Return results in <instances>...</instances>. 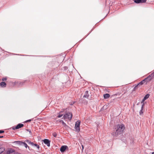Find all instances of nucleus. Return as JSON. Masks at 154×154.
I'll return each mask as SVG.
<instances>
[{
  "instance_id": "28",
  "label": "nucleus",
  "mask_w": 154,
  "mask_h": 154,
  "mask_svg": "<svg viewBox=\"0 0 154 154\" xmlns=\"http://www.w3.org/2000/svg\"><path fill=\"white\" fill-rule=\"evenodd\" d=\"M146 100V99H144V98H143V100L141 102V103H143L144 101Z\"/></svg>"
},
{
  "instance_id": "18",
  "label": "nucleus",
  "mask_w": 154,
  "mask_h": 154,
  "mask_svg": "<svg viewBox=\"0 0 154 154\" xmlns=\"http://www.w3.org/2000/svg\"><path fill=\"white\" fill-rule=\"evenodd\" d=\"M149 94H146L144 97V99L146 100V99H147V98H148L149 97Z\"/></svg>"
},
{
  "instance_id": "21",
  "label": "nucleus",
  "mask_w": 154,
  "mask_h": 154,
  "mask_svg": "<svg viewBox=\"0 0 154 154\" xmlns=\"http://www.w3.org/2000/svg\"><path fill=\"white\" fill-rule=\"evenodd\" d=\"M23 144H24V146H25V147L26 148H27V147H28V148H29V147L28 146V145H27L26 143H25L23 142Z\"/></svg>"
},
{
  "instance_id": "23",
  "label": "nucleus",
  "mask_w": 154,
  "mask_h": 154,
  "mask_svg": "<svg viewBox=\"0 0 154 154\" xmlns=\"http://www.w3.org/2000/svg\"><path fill=\"white\" fill-rule=\"evenodd\" d=\"M32 120V119H29L25 121V122L26 123L28 122H30Z\"/></svg>"
},
{
  "instance_id": "10",
  "label": "nucleus",
  "mask_w": 154,
  "mask_h": 154,
  "mask_svg": "<svg viewBox=\"0 0 154 154\" xmlns=\"http://www.w3.org/2000/svg\"><path fill=\"white\" fill-rule=\"evenodd\" d=\"M14 152V150L13 149H8V150H7V153L8 154H9L11 153H12Z\"/></svg>"
},
{
  "instance_id": "9",
  "label": "nucleus",
  "mask_w": 154,
  "mask_h": 154,
  "mask_svg": "<svg viewBox=\"0 0 154 154\" xmlns=\"http://www.w3.org/2000/svg\"><path fill=\"white\" fill-rule=\"evenodd\" d=\"M6 86V84L5 82H3L0 83V86L2 87H5Z\"/></svg>"
},
{
  "instance_id": "4",
  "label": "nucleus",
  "mask_w": 154,
  "mask_h": 154,
  "mask_svg": "<svg viewBox=\"0 0 154 154\" xmlns=\"http://www.w3.org/2000/svg\"><path fill=\"white\" fill-rule=\"evenodd\" d=\"M81 123L80 121H78L75 123V129L77 131H80V125Z\"/></svg>"
},
{
  "instance_id": "35",
  "label": "nucleus",
  "mask_w": 154,
  "mask_h": 154,
  "mask_svg": "<svg viewBox=\"0 0 154 154\" xmlns=\"http://www.w3.org/2000/svg\"><path fill=\"white\" fill-rule=\"evenodd\" d=\"M152 73H154V72H152Z\"/></svg>"
},
{
  "instance_id": "1",
  "label": "nucleus",
  "mask_w": 154,
  "mask_h": 154,
  "mask_svg": "<svg viewBox=\"0 0 154 154\" xmlns=\"http://www.w3.org/2000/svg\"><path fill=\"white\" fill-rule=\"evenodd\" d=\"M125 128V126L124 124H118L116 126V132H113L112 135L114 136L117 137L118 135L122 134Z\"/></svg>"
},
{
  "instance_id": "12",
  "label": "nucleus",
  "mask_w": 154,
  "mask_h": 154,
  "mask_svg": "<svg viewBox=\"0 0 154 154\" xmlns=\"http://www.w3.org/2000/svg\"><path fill=\"white\" fill-rule=\"evenodd\" d=\"M110 95L108 94H106L103 95L104 98L105 99L109 98L110 97Z\"/></svg>"
},
{
  "instance_id": "19",
  "label": "nucleus",
  "mask_w": 154,
  "mask_h": 154,
  "mask_svg": "<svg viewBox=\"0 0 154 154\" xmlns=\"http://www.w3.org/2000/svg\"><path fill=\"white\" fill-rule=\"evenodd\" d=\"M32 146H35L36 147L38 148V149H39V148H40L39 146L38 145H37V144H34L33 143V144H32Z\"/></svg>"
},
{
  "instance_id": "16",
  "label": "nucleus",
  "mask_w": 154,
  "mask_h": 154,
  "mask_svg": "<svg viewBox=\"0 0 154 154\" xmlns=\"http://www.w3.org/2000/svg\"><path fill=\"white\" fill-rule=\"evenodd\" d=\"M143 82L141 81L140 82H139L138 84H137L135 87V88H136V87H137L139 85H143Z\"/></svg>"
},
{
  "instance_id": "22",
  "label": "nucleus",
  "mask_w": 154,
  "mask_h": 154,
  "mask_svg": "<svg viewBox=\"0 0 154 154\" xmlns=\"http://www.w3.org/2000/svg\"><path fill=\"white\" fill-rule=\"evenodd\" d=\"M52 135H53V136L54 137H56L57 136V134H56V133L55 132H54L53 134H52Z\"/></svg>"
},
{
  "instance_id": "5",
  "label": "nucleus",
  "mask_w": 154,
  "mask_h": 154,
  "mask_svg": "<svg viewBox=\"0 0 154 154\" xmlns=\"http://www.w3.org/2000/svg\"><path fill=\"white\" fill-rule=\"evenodd\" d=\"M43 142L48 146H50V141L48 140L45 139L43 140Z\"/></svg>"
},
{
  "instance_id": "6",
  "label": "nucleus",
  "mask_w": 154,
  "mask_h": 154,
  "mask_svg": "<svg viewBox=\"0 0 154 154\" xmlns=\"http://www.w3.org/2000/svg\"><path fill=\"white\" fill-rule=\"evenodd\" d=\"M147 0H134V2L136 3H145Z\"/></svg>"
},
{
  "instance_id": "25",
  "label": "nucleus",
  "mask_w": 154,
  "mask_h": 154,
  "mask_svg": "<svg viewBox=\"0 0 154 154\" xmlns=\"http://www.w3.org/2000/svg\"><path fill=\"white\" fill-rule=\"evenodd\" d=\"M62 116H63L62 114H60L58 116H57V117L59 118H60Z\"/></svg>"
},
{
  "instance_id": "30",
  "label": "nucleus",
  "mask_w": 154,
  "mask_h": 154,
  "mask_svg": "<svg viewBox=\"0 0 154 154\" xmlns=\"http://www.w3.org/2000/svg\"><path fill=\"white\" fill-rule=\"evenodd\" d=\"M107 106V105H104L103 106V108H104V107H106Z\"/></svg>"
},
{
  "instance_id": "3",
  "label": "nucleus",
  "mask_w": 154,
  "mask_h": 154,
  "mask_svg": "<svg viewBox=\"0 0 154 154\" xmlns=\"http://www.w3.org/2000/svg\"><path fill=\"white\" fill-rule=\"evenodd\" d=\"M154 77V73H152L145 79L146 83L149 82Z\"/></svg>"
},
{
  "instance_id": "29",
  "label": "nucleus",
  "mask_w": 154,
  "mask_h": 154,
  "mask_svg": "<svg viewBox=\"0 0 154 154\" xmlns=\"http://www.w3.org/2000/svg\"><path fill=\"white\" fill-rule=\"evenodd\" d=\"M4 132V131L2 130L0 131V134L3 133Z\"/></svg>"
},
{
  "instance_id": "7",
  "label": "nucleus",
  "mask_w": 154,
  "mask_h": 154,
  "mask_svg": "<svg viewBox=\"0 0 154 154\" xmlns=\"http://www.w3.org/2000/svg\"><path fill=\"white\" fill-rule=\"evenodd\" d=\"M68 147L66 146H63L60 148V150L61 152H64L66 150Z\"/></svg>"
},
{
  "instance_id": "11",
  "label": "nucleus",
  "mask_w": 154,
  "mask_h": 154,
  "mask_svg": "<svg viewBox=\"0 0 154 154\" xmlns=\"http://www.w3.org/2000/svg\"><path fill=\"white\" fill-rule=\"evenodd\" d=\"M89 95L88 94V91H86L85 94L83 96V97L86 98H88V97H89Z\"/></svg>"
},
{
  "instance_id": "34",
  "label": "nucleus",
  "mask_w": 154,
  "mask_h": 154,
  "mask_svg": "<svg viewBox=\"0 0 154 154\" xmlns=\"http://www.w3.org/2000/svg\"><path fill=\"white\" fill-rule=\"evenodd\" d=\"M152 154H154V152H152Z\"/></svg>"
},
{
  "instance_id": "17",
  "label": "nucleus",
  "mask_w": 154,
  "mask_h": 154,
  "mask_svg": "<svg viewBox=\"0 0 154 154\" xmlns=\"http://www.w3.org/2000/svg\"><path fill=\"white\" fill-rule=\"evenodd\" d=\"M59 122H62L63 125L64 126H66V124L63 120H59Z\"/></svg>"
},
{
  "instance_id": "15",
  "label": "nucleus",
  "mask_w": 154,
  "mask_h": 154,
  "mask_svg": "<svg viewBox=\"0 0 154 154\" xmlns=\"http://www.w3.org/2000/svg\"><path fill=\"white\" fill-rule=\"evenodd\" d=\"M5 150V149L4 148H0V154L3 152Z\"/></svg>"
},
{
  "instance_id": "20",
  "label": "nucleus",
  "mask_w": 154,
  "mask_h": 154,
  "mask_svg": "<svg viewBox=\"0 0 154 154\" xmlns=\"http://www.w3.org/2000/svg\"><path fill=\"white\" fill-rule=\"evenodd\" d=\"M17 143L19 144V145H21L23 144V142L20 141H17L16 142Z\"/></svg>"
},
{
  "instance_id": "32",
  "label": "nucleus",
  "mask_w": 154,
  "mask_h": 154,
  "mask_svg": "<svg viewBox=\"0 0 154 154\" xmlns=\"http://www.w3.org/2000/svg\"><path fill=\"white\" fill-rule=\"evenodd\" d=\"M82 149H83L84 148V146H83V145H82Z\"/></svg>"
},
{
  "instance_id": "31",
  "label": "nucleus",
  "mask_w": 154,
  "mask_h": 154,
  "mask_svg": "<svg viewBox=\"0 0 154 154\" xmlns=\"http://www.w3.org/2000/svg\"><path fill=\"white\" fill-rule=\"evenodd\" d=\"M28 130V131H29V133H31V131H29V130Z\"/></svg>"
},
{
  "instance_id": "2",
  "label": "nucleus",
  "mask_w": 154,
  "mask_h": 154,
  "mask_svg": "<svg viewBox=\"0 0 154 154\" xmlns=\"http://www.w3.org/2000/svg\"><path fill=\"white\" fill-rule=\"evenodd\" d=\"M72 114L71 113L68 112L64 115L63 117L64 119H68L70 120L72 118Z\"/></svg>"
},
{
  "instance_id": "26",
  "label": "nucleus",
  "mask_w": 154,
  "mask_h": 154,
  "mask_svg": "<svg viewBox=\"0 0 154 154\" xmlns=\"http://www.w3.org/2000/svg\"><path fill=\"white\" fill-rule=\"evenodd\" d=\"M142 82H143V84H144L145 82H146L145 79H144V80H143Z\"/></svg>"
},
{
  "instance_id": "27",
  "label": "nucleus",
  "mask_w": 154,
  "mask_h": 154,
  "mask_svg": "<svg viewBox=\"0 0 154 154\" xmlns=\"http://www.w3.org/2000/svg\"><path fill=\"white\" fill-rule=\"evenodd\" d=\"M12 128L14 130H15V129H17V128H15V127H14V126H13V127H12Z\"/></svg>"
},
{
  "instance_id": "8",
  "label": "nucleus",
  "mask_w": 154,
  "mask_h": 154,
  "mask_svg": "<svg viewBox=\"0 0 154 154\" xmlns=\"http://www.w3.org/2000/svg\"><path fill=\"white\" fill-rule=\"evenodd\" d=\"M23 126L24 125L23 124H19L15 127V128L18 129L23 127Z\"/></svg>"
},
{
  "instance_id": "24",
  "label": "nucleus",
  "mask_w": 154,
  "mask_h": 154,
  "mask_svg": "<svg viewBox=\"0 0 154 154\" xmlns=\"http://www.w3.org/2000/svg\"><path fill=\"white\" fill-rule=\"evenodd\" d=\"M7 79V78L6 77L3 78L2 79V80L3 81L6 80Z\"/></svg>"
},
{
  "instance_id": "13",
  "label": "nucleus",
  "mask_w": 154,
  "mask_h": 154,
  "mask_svg": "<svg viewBox=\"0 0 154 154\" xmlns=\"http://www.w3.org/2000/svg\"><path fill=\"white\" fill-rule=\"evenodd\" d=\"M143 105L142 106L141 110L140 112V115H142L143 112Z\"/></svg>"
},
{
  "instance_id": "33",
  "label": "nucleus",
  "mask_w": 154,
  "mask_h": 154,
  "mask_svg": "<svg viewBox=\"0 0 154 154\" xmlns=\"http://www.w3.org/2000/svg\"><path fill=\"white\" fill-rule=\"evenodd\" d=\"M3 137V136H0V138H2Z\"/></svg>"
},
{
  "instance_id": "14",
  "label": "nucleus",
  "mask_w": 154,
  "mask_h": 154,
  "mask_svg": "<svg viewBox=\"0 0 154 154\" xmlns=\"http://www.w3.org/2000/svg\"><path fill=\"white\" fill-rule=\"evenodd\" d=\"M25 141L28 144H30L31 145H32V144H33V143L31 142L30 140H26Z\"/></svg>"
}]
</instances>
